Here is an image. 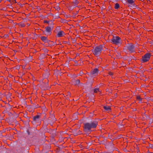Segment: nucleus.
<instances>
[{
	"instance_id": "1",
	"label": "nucleus",
	"mask_w": 153,
	"mask_h": 153,
	"mask_svg": "<svg viewBox=\"0 0 153 153\" xmlns=\"http://www.w3.org/2000/svg\"><path fill=\"white\" fill-rule=\"evenodd\" d=\"M97 125L98 122L97 121L85 123L84 124V131L86 132H90L91 131V129L95 128Z\"/></svg>"
},
{
	"instance_id": "2",
	"label": "nucleus",
	"mask_w": 153,
	"mask_h": 153,
	"mask_svg": "<svg viewBox=\"0 0 153 153\" xmlns=\"http://www.w3.org/2000/svg\"><path fill=\"white\" fill-rule=\"evenodd\" d=\"M102 49V45H100L96 47L92 50V52L95 55H99L101 53Z\"/></svg>"
},
{
	"instance_id": "3",
	"label": "nucleus",
	"mask_w": 153,
	"mask_h": 153,
	"mask_svg": "<svg viewBox=\"0 0 153 153\" xmlns=\"http://www.w3.org/2000/svg\"><path fill=\"white\" fill-rule=\"evenodd\" d=\"M120 38L119 36H113L111 40L112 42L114 44L117 45L120 42Z\"/></svg>"
},
{
	"instance_id": "4",
	"label": "nucleus",
	"mask_w": 153,
	"mask_h": 153,
	"mask_svg": "<svg viewBox=\"0 0 153 153\" xmlns=\"http://www.w3.org/2000/svg\"><path fill=\"white\" fill-rule=\"evenodd\" d=\"M127 49L130 52L132 53L135 52V46L132 44H128L127 46Z\"/></svg>"
},
{
	"instance_id": "5",
	"label": "nucleus",
	"mask_w": 153,
	"mask_h": 153,
	"mask_svg": "<svg viewBox=\"0 0 153 153\" xmlns=\"http://www.w3.org/2000/svg\"><path fill=\"white\" fill-rule=\"evenodd\" d=\"M151 54L150 53H146L144 54V62H147L150 59Z\"/></svg>"
},
{
	"instance_id": "6",
	"label": "nucleus",
	"mask_w": 153,
	"mask_h": 153,
	"mask_svg": "<svg viewBox=\"0 0 153 153\" xmlns=\"http://www.w3.org/2000/svg\"><path fill=\"white\" fill-rule=\"evenodd\" d=\"M98 69L96 68L92 70L91 72V75H96L98 74Z\"/></svg>"
},
{
	"instance_id": "7",
	"label": "nucleus",
	"mask_w": 153,
	"mask_h": 153,
	"mask_svg": "<svg viewBox=\"0 0 153 153\" xmlns=\"http://www.w3.org/2000/svg\"><path fill=\"white\" fill-rule=\"evenodd\" d=\"M40 116L39 115H36L33 117V120L35 121H38L40 120Z\"/></svg>"
},
{
	"instance_id": "8",
	"label": "nucleus",
	"mask_w": 153,
	"mask_h": 153,
	"mask_svg": "<svg viewBox=\"0 0 153 153\" xmlns=\"http://www.w3.org/2000/svg\"><path fill=\"white\" fill-rule=\"evenodd\" d=\"M65 35V33L63 31L60 30L58 32L57 36L58 37H61Z\"/></svg>"
},
{
	"instance_id": "9",
	"label": "nucleus",
	"mask_w": 153,
	"mask_h": 153,
	"mask_svg": "<svg viewBox=\"0 0 153 153\" xmlns=\"http://www.w3.org/2000/svg\"><path fill=\"white\" fill-rule=\"evenodd\" d=\"M51 28L50 27L48 26L45 27V31L47 32L48 33L49 35L50 34V33L51 32Z\"/></svg>"
},
{
	"instance_id": "10",
	"label": "nucleus",
	"mask_w": 153,
	"mask_h": 153,
	"mask_svg": "<svg viewBox=\"0 0 153 153\" xmlns=\"http://www.w3.org/2000/svg\"><path fill=\"white\" fill-rule=\"evenodd\" d=\"M137 99L139 101V103H142L143 98L140 96H137Z\"/></svg>"
},
{
	"instance_id": "11",
	"label": "nucleus",
	"mask_w": 153,
	"mask_h": 153,
	"mask_svg": "<svg viewBox=\"0 0 153 153\" xmlns=\"http://www.w3.org/2000/svg\"><path fill=\"white\" fill-rule=\"evenodd\" d=\"M103 108L107 111H109L111 110L110 107L109 106H104Z\"/></svg>"
},
{
	"instance_id": "12",
	"label": "nucleus",
	"mask_w": 153,
	"mask_h": 153,
	"mask_svg": "<svg viewBox=\"0 0 153 153\" xmlns=\"http://www.w3.org/2000/svg\"><path fill=\"white\" fill-rule=\"evenodd\" d=\"M47 122L48 123L50 124L51 125H52L53 123V121L52 120V119H51L50 118H49L47 120Z\"/></svg>"
},
{
	"instance_id": "13",
	"label": "nucleus",
	"mask_w": 153,
	"mask_h": 153,
	"mask_svg": "<svg viewBox=\"0 0 153 153\" xmlns=\"http://www.w3.org/2000/svg\"><path fill=\"white\" fill-rule=\"evenodd\" d=\"M41 39L45 42H47L48 41V40L47 39V37L45 36H42L41 37Z\"/></svg>"
},
{
	"instance_id": "14",
	"label": "nucleus",
	"mask_w": 153,
	"mask_h": 153,
	"mask_svg": "<svg viewBox=\"0 0 153 153\" xmlns=\"http://www.w3.org/2000/svg\"><path fill=\"white\" fill-rule=\"evenodd\" d=\"M49 118H51V119H52V120L53 121V122H54L55 121V118L54 116L53 115H52L51 116V117Z\"/></svg>"
},
{
	"instance_id": "15",
	"label": "nucleus",
	"mask_w": 153,
	"mask_h": 153,
	"mask_svg": "<svg viewBox=\"0 0 153 153\" xmlns=\"http://www.w3.org/2000/svg\"><path fill=\"white\" fill-rule=\"evenodd\" d=\"M74 82L76 84L78 85L80 81L79 79L74 80Z\"/></svg>"
},
{
	"instance_id": "16",
	"label": "nucleus",
	"mask_w": 153,
	"mask_h": 153,
	"mask_svg": "<svg viewBox=\"0 0 153 153\" xmlns=\"http://www.w3.org/2000/svg\"><path fill=\"white\" fill-rule=\"evenodd\" d=\"M127 1L129 4H133L134 1L133 0H127Z\"/></svg>"
},
{
	"instance_id": "17",
	"label": "nucleus",
	"mask_w": 153,
	"mask_h": 153,
	"mask_svg": "<svg viewBox=\"0 0 153 153\" xmlns=\"http://www.w3.org/2000/svg\"><path fill=\"white\" fill-rule=\"evenodd\" d=\"M120 7L119 4L118 3H116L115 5L114 8L115 9H118Z\"/></svg>"
},
{
	"instance_id": "18",
	"label": "nucleus",
	"mask_w": 153,
	"mask_h": 153,
	"mask_svg": "<svg viewBox=\"0 0 153 153\" xmlns=\"http://www.w3.org/2000/svg\"><path fill=\"white\" fill-rule=\"evenodd\" d=\"M78 3V1H77L75 0L74 1H73V3L75 6H76L77 5Z\"/></svg>"
},
{
	"instance_id": "19",
	"label": "nucleus",
	"mask_w": 153,
	"mask_h": 153,
	"mask_svg": "<svg viewBox=\"0 0 153 153\" xmlns=\"http://www.w3.org/2000/svg\"><path fill=\"white\" fill-rule=\"evenodd\" d=\"M99 91V88H95L94 89V93H97L98 91Z\"/></svg>"
},
{
	"instance_id": "20",
	"label": "nucleus",
	"mask_w": 153,
	"mask_h": 153,
	"mask_svg": "<svg viewBox=\"0 0 153 153\" xmlns=\"http://www.w3.org/2000/svg\"><path fill=\"white\" fill-rule=\"evenodd\" d=\"M20 25L22 27H24L25 26V25L24 23H22L20 24Z\"/></svg>"
},
{
	"instance_id": "21",
	"label": "nucleus",
	"mask_w": 153,
	"mask_h": 153,
	"mask_svg": "<svg viewBox=\"0 0 153 153\" xmlns=\"http://www.w3.org/2000/svg\"><path fill=\"white\" fill-rule=\"evenodd\" d=\"M108 74L110 75H112L113 74V73L112 72H109Z\"/></svg>"
},
{
	"instance_id": "22",
	"label": "nucleus",
	"mask_w": 153,
	"mask_h": 153,
	"mask_svg": "<svg viewBox=\"0 0 153 153\" xmlns=\"http://www.w3.org/2000/svg\"><path fill=\"white\" fill-rule=\"evenodd\" d=\"M150 147H151V148L153 149V144L151 145L150 146Z\"/></svg>"
},
{
	"instance_id": "23",
	"label": "nucleus",
	"mask_w": 153,
	"mask_h": 153,
	"mask_svg": "<svg viewBox=\"0 0 153 153\" xmlns=\"http://www.w3.org/2000/svg\"><path fill=\"white\" fill-rule=\"evenodd\" d=\"M146 117L147 118H148L149 117L147 115H145Z\"/></svg>"
},
{
	"instance_id": "24",
	"label": "nucleus",
	"mask_w": 153,
	"mask_h": 153,
	"mask_svg": "<svg viewBox=\"0 0 153 153\" xmlns=\"http://www.w3.org/2000/svg\"><path fill=\"white\" fill-rule=\"evenodd\" d=\"M44 22H45V23H48V22L46 20H45L44 21Z\"/></svg>"
},
{
	"instance_id": "25",
	"label": "nucleus",
	"mask_w": 153,
	"mask_h": 153,
	"mask_svg": "<svg viewBox=\"0 0 153 153\" xmlns=\"http://www.w3.org/2000/svg\"><path fill=\"white\" fill-rule=\"evenodd\" d=\"M142 60L143 61V56H142Z\"/></svg>"
},
{
	"instance_id": "26",
	"label": "nucleus",
	"mask_w": 153,
	"mask_h": 153,
	"mask_svg": "<svg viewBox=\"0 0 153 153\" xmlns=\"http://www.w3.org/2000/svg\"><path fill=\"white\" fill-rule=\"evenodd\" d=\"M144 0V2H145L147 0Z\"/></svg>"
},
{
	"instance_id": "27",
	"label": "nucleus",
	"mask_w": 153,
	"mask_h": 153,
	"mask_svg": "<svg viewBox=\"0 0 153 153\" xmlns=\"http://www.w3.org/2000/svg\"><path fill=\"white\" fill-rule=\"evenodd\" d=\"M2 0H0V3L1 2V1H2Z\"/></svg>"
},
{
	"instance_id": "28",
	"label": "nucleus",
	"mask_w": 153,
	"mask_h": 153,
	"mask_svg": "<svg viewBox=\"0 0 153 153\" xmlns=\"http://www.w3.org/2000/svg\"><path fill=\"white\" fill-rule=\"evenodd\" d=\"M145 52V50H144V52Z\"/></svg>"
},
{
	"instance_id": "29",
	"label": "nucleus",
	"mask_w": 153,
	"mask_h": 153,
	"mask_svg": "<svg viewBox=\"0 0 153 153\" xmlns=\"http://www.w3.org/2000/svg\"><path fill=\"white\" fill-rule=\"evenodd\" d=\"M149 153H152V152H149Z\"/></svg>"
}]
</instances>
